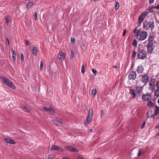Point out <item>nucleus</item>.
<instances>
[{
	"label": "nucleus",
	"mask_w": 159,
	"mask_h": 159,
	"mask_svg": "<svg viewBox=\"0 0 159 159\" xmlns=\"http://www.w3.org/2000/svg\"><path fill=\"white\" fill-rule=\"evenodd\" d=\"M63 159H71L70 158L68 157H64Z\"/></svg>",
	"instance_id": "864d4df0"
},
{
	"label": "nucleus",
	"mask_w": 159,
	"mask_h": 159,
	"mask_svg": "<svg viewBox=\"0 0 159 159\" xmlns=\"http://www.w3.org/2000/svg\"><path fill=\"white\" fill-rule=\"evenodd\" d=\"M147 105L149 106L152 107L154 106V104L151 101H149Z\"/></svg>",
	"instance_id": "72a5a7b5"
},
{
	"label": "nucleus",
	"mask_w": 159,
	"mask_h": 159,
	"mask_svg": "<svg viewBox=\"0 0 159 159\" xmlns=\"http://www.w3.org/2000/svg\"><path fill=\"white\" fill-rule=\"evenodd\" d=\"M130 92L133 95V98H134L136 96V94L134 90L132 89H130Z\"/></svg>",
	"instance_id": "c85d7f7f"
},
{
	"label": "nucleus",
	"mask_w": 159,
	"mask_h": 159,
	"mask_svg": "<svg viewBox=\"0 0 159 159\" xmlns=\"http://www.w3.org/2000/svg\"><path fill=\"white\" fill-rule=\"evenodd\" d=\"M3 140L8 143L12 144H14L16 143L15 142L14 140L8 138H5L3 139Z\"/></svg>",
	"instance_id": "2eb2a0df"
},
{
	"label": "nucleus",
	"mask_w": 159,
	"mask_h": 159,
	"mask_svg": "<svg viewBox=\"0 0 159 159\" xmlns=\"http://www.w3.org/2000/svg\"><path fill=\"white\" fill-rule=\"evenodd\" d=\"M126 30L125 29L124 31V32H123V36H125V35L126 33Z\"/></svg>",
	"instance_id": "09e8293b"
},
{
	"label": "nucleus",
	"mask_w": 159,
	"mask_h": 159,
	"mask_svg": "<svg viewBox=\"0 0 159 159\" xmlns=\"http://www.w3.org/2000/svg\"><path fill=\"white\" fill-rule=\"evenodd\" d=\"M92 72L95 75H96L97 73V71L95 70L94 69H93L92 70Z\"/></svg>",
	"instance_id": "79ce46f5"
},
{
	"label": "nucleus",
	"mask_w": 159,
	"mask_h": 159,
	"mask_svg": "<svg viewBox=\"0 0 159 159\" xmlns=\"http://www.w3.org/2000/svg\"><path fill=\"white\" fill-rule=\"evenodd\" d=\"M74 52L72 51H71V53H70V59H74Z\"/></svg>",
	"instance_id": "7c9ffc66"
},
{
	"label": "nucleus",
	"mask_w": 159,
	"mask_h": 159,
	"mask_svg": "<svg viewBox=\"0 0 159 159\" xmlns=\"http://www.w3.org/2000/svg\"><path fill=\"white\" fill-rule=\"evenodd\" d=\"M144 70V68L143 66L140 65L138 67L137 71L138 73L140 74L143 73Z\"/></svg>",
	"instance_id": "6ab92c4d"
},
{
	"label": "nucleus",
	"mask_w": 159,
	"mask_h": 159,
	"mask_svg": "<svg viewBox=\"0 0 159 159\" xmlns=\"http://www.w3.org/2000/svg\"><path fill=\"white\" fill-rule=\"evenodd\" d=\"M53 123L56 125L60 126H62L63 125L62 120L60 118H56L52 120Z\"/></svg>",
	"instance_id": "39448f33"
},
{
	"label": "nucleus",
	"mask_w": 159,
	"mask_h": 159,
	"mask_svg": "<svg viewBox=\"0 0 159 159\" xmlns=\"http://www.w3.org/2000/svg\"><path fill=\"white\" fill-rule=\"evenodd\" d=\"M97 90L96 89H94L92 90V92H91V94L93 95H95L96 93Z\"/></svg>",
	"instance_id": "f704fd0d"
},
{
	"label": "nucleus",
	"mask_w": 159,
	"mask_h": 159,
	"mask_svg": "<svg viewBox=\"0 0 159 159\" xmlns=\"http://www.w3.org/2000/svg\"><path fill=\"white\" fill-rule=\"evenodd\" d=\"M101 112H103L102 110L101 111Z\"/></svg>",
	"instance_id": "e2e57ef3"
},
{
	"label": "nucleus",
	"mask_w": 159,
	"mask_h": 159,
	"mask_svg": "<svg viewBox=\"0 0 159 159\" xmlns=\"http://www.w3.org/2000/svg\"><path fill=\"white\" fill-rule=\"evenodd\" d=\"M92 129H90V131L91 132V131H92Z\"/></svg>",
	"instance_id": "bf43d9fd"
},
{
	"label": "nucleus",
	"mask_w": 159,
	"mask_h": 159,
	"mask_svg": "<svg viewBox=\"0 0 159 159\" xmlns=\"http://www.w3.org/2000/svg\"><path fill=\"white\" fill-rule=\"evenodd\" d=\"M33 3L32 2H29L26 6L27 8H30L33 5Z\"/></svg>",
	"instance_id": "cd10ccee"
},
{
	"label": "nucleus",
	"mask_w": 159,
	"mask_h": 159,
	"mask_svg": "<svg viewBox=\"0 0 159 159\" xmlns=\"http://www.w3.org/2000/svg\"><path fill=\"white\" fill-rule=\"evenodd\" d=\"M58 57L61 61H64L66 58L65 54L62 51H60L58 55Z\"/></svg>",
	"instance_id": "4468645a"
},
{
	"label": "nucleus",
	"mask_w": 159,
	"mask_h": 159,
	"mask_svg": "<svg viewBox=\"0 0 159 159\" xmlns=\"http://www.w3.org/2000/svg\"><path fill=\"white\" fill-rule=\"evenodd\" d=\"M66 149L69 151L73 152H78L79 150L77 149L76 148L73 146H67L65 147Z\"/></svg>",
	"instance_id": "ddd939ff"
},
{
	"label": "nucleus",
	"mask_w": 159,
	"mask_h": 159,
	"mask_svg": "<svg viewBox=\"0 0 159 159\" xmlns=\"http://www.w3.org/2000/svg\"><path fill=\"white\" fill-rule=\"evenodd\" d=\"M147 116L148 118H151L152 116V112L151 111H148Z\"/></svg>",
	"instance_id": "b1692460"
},
{
	"label": "nucleus",
	"mask_w": 159,
	"mask_h": 159,
	"mask_svg": "<svg viewBox=\"0 0 159 159\" xmlns=\"http://www.w3.org/2000/svg\"><path fill=\"white\" fill-rule=\"evenodd\" d=\"M145 44H148L147 48L148 52L151 53L152 52L153 50V45L151 43L149 42V40L146 41L145 42Z\"/></svg>",
	"instance_id": "0eeeda50"
},
{
	"label": "nucleus",
	"mask_w": 159,
	"mask_h": 159,
	"mask_svg": "<svg viewBox=\"0 0 159 159\" xmlns=\"http://www.w3.org/2000/svg\"><path fill=\"white\" fill-rule=\"evenodd\" d=\"M142 87L137 86L136 88V92L137 93H141L142 92Z\"/></svg>",
	"instance_id": "412c9836"
},
{
	"label": "nucleus",
	"mask_w": 159,
	"mask_h": 159,
	"mask_svg": "<svg viewBox=\"0 0 159 159\" xmlns=\"http://www.w3.org/2000/svg\"><path fill=\"white\" fill-rule=\"evenodd\" d=\"M50 149V150L52 151L56 150L59 152H63L64 151L63 149H62L61 148L54 145H51Z\"/></svg>",
	"instance_id": "1a4fd4ad"
},
{
	"label": "nucleus",
	"mask_w": 159,
	"mask_h": 159,
	"mask_svg": "<svg viewBox=\"0 0 159 159\" xmlns=\"http://www.w3.org/2000/svg\"><path fill=\"white\" fill-rule=\"evenodd\" d=\"M33 87H34V90H35V87H34V86H33Z\"/></svg>",
	"instance_id": "13d9d810"
},
{
	"label": "nucleus",
	"mask_w": 159,
	"mask_h": 159,
	"mask_svg": "<svg viewBox=\"0 0 159 159\" xmlns=\"http://www.w3.org/2000/svg\"><path fill=\"white\" fill-rule=\"evenodd\" d=\"M20 58L21 61V64H22L24 62V56L23 53H21L20 54Z\"/></svg>",
	"instance_id": "c756f323"
},
{
	"label": "nucleus",
	"mask_w": 159,
	"mask_h": 159,
	"mask_svg": "<svg viewBox=\"0 0 159 159\" xmlns=\"http://www.w3.org/2000/svg\"><path fill=\"white\" fill-rule=\"evenodd\" d=\"M113 67H115V68H117V66H113Z\"/></svg>",
	"instance_id": "4d7b16f0"
},
{
	"label": "nucleus",
	"mask_w": 159,
	"mask_h": 159,
	"mask_svg": "<svg viewBox=\"0 0 159 159\" xmlns=\"http://www.w3.org/2000/svg\"><path fill=\"white\" fill-rule=\"evenodd\" d=\"M152 96L149 94H145L143 95L142 96V99L144 101H147L150 100L151 99Z\"/></svg>",
	"instance_id": "f8f14e48"
},
{
	"label": "nucleus",
	"mask_w": 159,
	"mask_h": 159,
	"mask_svg": "<svg viewBox=\"0 0 159 159\" xmlns=\"http://www.w3.org/2000/svg\"><path fill=\"white\" fill-rule=\"evenodd\" d=\"M37 49L34 46L32 47V52L34 55H36L37 53Z\"/></svg>",
	"instance_id": "5701e85b"
},
{
	"label": "nucleus",
	"mask_w": 159,
	"mask_h": 159,
	"mask_svg": "<svg viewBox=\"0 0 159 159\" xmlns=\"http://www.w3.org/2000/svg\"><path fill=\"white\" fill-rule=\"evenodd\" d=\"M158 114H159V107L156 105L155 106L153 118L155 119L156 116H157Z\"/></svg>",
	"instance_id": "f3484780"
},
{
	"label": "nucleus",
	"mask_w": 159,
	"mask_h": 159,
	"mask_svg": "<svg viewBox=\"0 0 159 159\" xmlns=\"http://www.w3.org/2000/svg\"><path fill=\"white\" fill-rule=\"evenodd\" d=\"M120 6V4L119 3L117 2H116L115 5V7L116 10H118L119 7Z\"/></svg>",
	"instance_id": "2f4dec72"
},
{
	"label": "nucleus",
	"mask_w": 159,
	"mask_h": 159,
	"mask_svg": "<svg viewBox=\"0 0 159 159\" xmlns=\"http://www.w3.org/2000/svg\"><path fill=\"white\" fill-rule=\"evenodd\" d=\"M25 43L26 45L29 44V42L28 40H26L25 41Z\"/></svg>",
	"instance_id": "603ef678"
},
{
	"label": "nucleus",
	"mask_w": 159,
	"mask_h": 159,
	"mask_svg": "<svg viewBox=\"0 0 159 159\" xmlns=\"http://www.w3.org/2000/svg\"><path fill=\"white\" fill-rule=\"evenodd\" d=\"M81 71L83 74H84L85 72V68L84 65H83L82 66Z\"/></svg>",
	"instance_id": "4c0bfd02"
},
{
	"label": "nucleus",
	"mask_w": 159,
	"mask_h": 159,
	"mask_svg": "<svg viewBox=\"0 0 159 159\" xmlns=\"http://www.w3.org/2000/svg\"><path fill=\"white\" fill-rule=\"evenodd\" d=\"M77 159H85L83 157L81 156H79L77 157Z\"/></svg>",
	"instance_id": "49530a36"
},
{
	"label": "nucleus",
	"mask_w": 159,
	"mask_h": 159,
	"mask_svg": "<svg viewBox=\"0 0 159 159\" xmlns=\"http://www.w3.org/2000/svg\"><path fill=\"white\" fill-rule=\"evenodd\" d=\"M156 87L157 89H159V80L156 84Z\"/></svg>",
	"instance_id": "a18cd8bd"
},
{
	"label": "nucleus",
	"mask_w": 159,
	"mask_h": 159,
	"mask_svg": "<svg viewBox=\"0 0 159 159\" xmlns=\"http://www.w3.org/2000/svg\"><path fill=\"white\" fill-rule=\"evenodd\" d=\"M44 109L43 110L44 111H48L49 112H50L51 113H53L55 112V110L52 108L51 107H45L43 108Z\"/></svg>",
	"instance_id": "dca6fc26"
},
{
	"label": "nucleus",
	"mask_w": 159,
	"mask_h": 159,
	"mask_svg": "<svg viewBox=\"0 0 159 159\" xmlns=\"http://www.w3.org/2000/svg\"><path fill=\"white\" fill-rule=\"evenodd\" d=\"M71 42L73 43H75V38H72L70 40Z\"/></svg>",
	"instance_id": "a19ab883"
},
{
	"label": "nucleus",
	"mask_w": 159,
	"mask_h": 159,
	"mask_svg": "<svg viewBox=\"0 0 159 159\" xmlns=\"http://www.w3.org/2000/svg\"><path fill=\"white\" fill-rule=\"evenodd\" d=\"M143 18L139 16V24H141L143 21Z\"/></svg>",
	"instance_id": "bb28decb"
},
{
	"label": "nucleus",
	"mask_w": 159,
	"mask_h": 159,
	"mask_svg": "<svg viewBox=\"0 0 159 159\" xmlns=\"http://www.w3.org/2000/svg\"><path fill=\"white\" fill-rule=\"evenodd\" d=\"M128 77L130 80H134L136 77V74L135 71H129L128 73Z\"/></svg>",
	"instance_id": "6e6552de"
},
{
	"label": "nucleus",
	"mask_w": 159,
	"mask_h": 159,
	"mask_svg": "<svg viewBox=\"0 0 159 159\" xmlns=\"http://www.w3.org/2000/svg\"><path fill=\"white\" fill-rule=\"evenodd\" d=\"M156 6L155 7H150L148 8V10L150 11L151 12V11L152 10V9L153 8H156Z\"/></svg>",
	"instance_id": "58836bf2"
},
{
	"label": "nucleus",
	"mask_w": 159,
	"mask_h": 159,
	"mask_svg": "<svg viewBox=\"0 0 159 159\" xmlns=\"http://www.w3.org/2000/svg\"><path fill=\"white\" fill-rule=\"evenodd\" d=\"M11 52L12 54V58L14 60H15L16 59V53L13 50H11Z\"/></svg>",
	"instance_id": "a878e982"
},
{
	"label": "nucleus",
	"mask_w": 159,
	"mask_h": 159,
	"mask_svg": "<svg viewBox=\"0 0 159 159\" xmlns=\"http://www.w3.org/2000/svg\"><path fill=\"white\" fill-rule=\"evenodd\" d=\"M145 122H144L143 124L141 126V128L142 129H143L145 127Z\"/></svg>",
	"instance_id": "de8ad7c7"
},
{
	"label": "nucleus",
	"mask_w": 159,
	"mask_h": 159,
	"mask_svg": "<svg viewBox=\"0 0 159 159\" xmlns=\"http://www.w3.org/2000/svg\"><path fill=\"white\" fill-rule=\"evenodd\" d=\"M137 56L139 59H143L146 57L147 52L143 50L141 51L138 53Z\"/></svg>",
	"instance_id": "423d86ee"
},
{
	"label": "nucleus",
	"mask_w": 159,
	"mask_h": 159,
	"mask_svg": "<svg viewBox=\"0 0 159 159\" xmlns=\"http://www.w3.org/2000/svg\"><path fill=\"white\" fill-rule=\"evenodd\" d=\"M6 40H7V42H8V44H9V40L8 39H7H7H6Z\"/></svg>",
	"instance_id": "5fc2aeb1"
},
{
	"label": "nucleus",
	"mask_w": 159,
	"mask_h": 159,
	"mask_svg": "<svg viewBox=\"0 0 159 159\" xmlns=\"http://www.w3.org/2000/svg\"><path fill=\"white\" fill-rule=\"evenodd\" d=\"M0 78L1 81L6 85L13 89H16L15 85L12 83L11 81L7 78L4 76H1Z\"/></svg>",
	"instance_id": "f257e3e1"
},
{
	"label": "nucleus",
	"mask_w": 159,
	"mask_h": 159,
	"mask_svg": "<svg viewBox=\"0 0 159 159\" xmlns=\"http://www.w3.org/2000/svg\"><path fill=\"white\" fill-rule=\"evenodd\" d=\"M158 118H159V117Z\"/></svg>",
	"instance_id": "69168bd1"
},
{
	"label": "nucleus",
	"mask_w": 159,
	"mask_h": 159,
	"mask_svg": "<svg viewBox=\"0 0 159 159\" xmlns=\"http://www.w3.org/2000/svg\"><path fill=\"white\" fill-rule=\"evenodd\" d=\"M155 80L154 79H151L149 82L148 89L152 91L155 90L156 83Z\"/></svg>",
	"instance_id": "20e7f679"
},
{
	"label": "nucleus",
	"mask_w": 159,
	"mask_h": 159,
	"mask_svg": "<svg viewBox=\"0 0 159 159\" xmlns=\"http://www.w3.org/2000/svg\"><path fill=\"white\" fill-rule=\"evenodd\" d=\"M137 42L136 39L133 40V45L134 47H136L137 46Z\"/></svg>",
	"instance_id": "473e14b6"
},
{
	"label": "nucleus",
	"mask_w": 159,
	"mask_h": 159,
	"mask_svg": "<svg viewBox=\"0 0 159 159\" xmlns=\"http://www.w3.org/2000/svg\"><path fill=\"white\" fill-rule=\"evenodd\" d=\"M143 153V152L140 150H139V153L138 155V156H139L142 155Z\"/></svg>",
	"instance_id": "c03bdc74"
},
{
	"label": "nucleus",
	"mask_w": 159,
	"mask_h": 159,
	"mask_svg": "<svg viewBox=\"0 0 159 159\" xmlns=\"http://www.w3.org/2000/svg\"><path fill=\"white\" fill-rule=\"evenodd\" d=\"M157 135L159 136V132H158V134H157Z\"/></svg>",
	"instance_id": "052dcab7"
},
{
	"label": "nucleus",
	"mask_w": 159,
	"mask_h": 159,
	"mask_svg": "<svg viewBox=\"0 0 159 159\" xmlns=\"http://www.w3.org/2000/svg\"><path fill=\"white\" fill-rule=\"evenodd\" d=\"M136 52L135 51H133V53H132V57L133 58H135L136 55Z\"/></svg>",
	"instance_id": "ea45409f"
},
{
	"label": "nucleus",
	"mask_w": 159,
	"mask_h": 159,
	"mask_svg": "<svg viewBox=\"0 0 159 159\" xmlns=\"http://www.w3.org/2000/svg\"><path fill=\"white\" fill-rule=\"evenodd\" d=\"M55 156L54 154H52L47 156L46 159H54Z\"/></svg>",
	"instance_id": "aec40b11"
},
{
	"label": "nucleus",
	"mask_w": 159,
	"mask_h": 159,
	"mask_svg": "<svg viewBox=\"0 0 159 159\" xmlns=\"http://www.w3.org/2000/svg\"><path fill=\"white\" fill-rule=\"evenodd\" d=\"M158 23H159V20L158 21Z\"/></svg>",
	"instance_id": "0e129e2a"
},
{
	"label": "nucleus",
	"mask_w": 159,
	"mask_h": 159,
	"mask_svg": "<svg viewBox=\"0 0 159 159\" xmlns=\"http://www.w3.org/2000/svg\"><path fill=\"white\" fill-rule=\"evenodd\" d=\"M139 40L142 41L145 40L147 37V34L146 31H142L140 34Z\"/></svg>",
	"instance_id": "9b49d317"
},
{
	"label": "nucleus",
	"mask_w": 159,
	"mask_h": 159,
	"mask_svg": "<svg viewBox=\"0 0 159 159\" xmlns=\"http://www.w3.org/2000/svg\"><path fill=\"white\" fill-rule=\"evenodd\" d=\"M154 96L156 97H159V89H157L154 92Z\"/></svg>",
	"instance_id": "393cba45"
},
{
	"label": "nucleus",
	"mask_w": 159,
	"mask_h": 159,
	"mask_svg": "<svg viewBox=\"0 0 159 159\" xmlns=\"http://www.w3.org/2000/svg\"><path fill=\"white\" fill-rule=\"evenodd\" d=\"M93 113V110L92 109H90L89 111L88 115L84 122V125L86 126L91 121Z\"/></svg>",
	"instance_id": "f03ea898"
},
{
	"label": "nucleus",
	"mask_w": 159,
	"mask_h": 159,
	"mask_svg": "<svg viewBox=\"0 0 159 159\" xmlns=\"http://www.w3.org/2000/svg\"><path fill=\"white\" fill-rule=\"evenodd\" d=\"M154 0H150L149 3L151 4H152L154 3Z\"/></svg>",
	"instance_id": "8fccbe9b"
},
{
	"label": "nucleus",
	"mask_w": 159,
	"mask_h": 159,
	"mask_svg": "<svg viewBox=\"0 0 159 159\" xmlns=\"http://www.w3.org/2000/svg\"><path fill=\"white\" fill-rule=\"evenodd\" d=\"M148 14V12L147 11H144L142 12L140 16L144 18Z\"/></svg>",
	"instance_id": "4be33fe9"
},
{
	"label": "nucleus",
	"mask_w": 159,
	"mask_h": 159,
	"mask_svg": "<svg viewBox=\"0 0 159 159\" xmlns=\"http://www.w3.org/2000/svg\"><path fill=\"white\" fill-rule=\"evenodd\" d=\"M143 24V29L146 30H148L150 28L152 30L154 27V24L153 22L146 21L144 22Z\"/></svg>",
	"instance_id": "7ed1b4c3"
},
{
	"label": "nucleus",
	"mask_w": 159,
	"mask_h": 159,
	"mask_svg": "<svg viewBox=\"0 0 159 159\" xmlns=\"http://www.w3.org/2000/svg\"><path fill=\"white\" fill-rule=\"evenodd\" d=\"M34 19L35 20H38L37 14L36 12H35L34 14Z\"/></svg>",
	"instance_id": "c9c22d12"
},
{
	"label": "nucleus",
	"mask_w": 159,
	"mask_h": 159,
	"mask_svg": "<svg viewBox=\"0 0 159 159\" xmlns=\"http://www.w3.org/2000/svg\"><path fill=\"white\" fill-rule=\"evenodd\" d=\"M93 1H95V2H96V1H99V0H93Z\"/></svg>",
	"instance_id": "6e6d98bb"
},
{
	"label": "nucleus",
	"mask_w": 159,
	"mask_h": 159,
	"mask_svg": "<svg viewBox=\"0 0 159 159\" xmlns=\"http://www.w3.org/2000/svg\"><path fill=\"white\" fill-rule=\"evenodd\" d=\"M158 128H159V125H158Z\"/></svg>",
	"instance_id": "680f3d73"
},
{
	"label": "nucleus",
	"mask_w": 159,
	"mask_h": 159,
	"mask_svg": "<svg viewBox=\"0 0 159 159\" xmlns=\"http://www.w3.org/2000/svg\"><path fill=\"white\" fill-rule=\"evenodd\" d=\"M23 109L25 110V111L27 112H29L30 111V110L29 109L26 107H23Z\"/></svg>",
	"instance_id": "e433bc0d"
},
{
	"label": "nucleus",
	"mask_w": 159,
	"mask_h": 159,
	"mask_svg": "<svg viewBox=\"0 0 159 159\" xmlns=\"http://www.w3.org/2000/svg\"><path fill=\"white\" fill-rule=\"evenodd\" d=\"M43 67V64L42 62V61H41L40 63V69H41Z\"/></svg>",
	"instance_id": "3c124183"
},
{
	"label": "nucleus",
	"mask_w": 159,
	"mask_h": 159,
	"mask_svg": "<svg viewBox=\"0 0 159 159\" xmlns=\"http://www.w3.org/2000/svg\"><path fill=\"white\" fill-rule=\"evenodd\" d=\"M9 20L7 17H6L5 18V22L7 24H8L9 23Z\"/></svg>",
	"instance_id": "37998d69"
},
{
	"label": "nucleus",
	"mask_w": 159,
	"mask_h": 159,
	"mask_svg": "<svg viewBox=\"0 0 159 159\" xmlns=\"http://www.w3.org/2000/svg\"><path fill=\"white\" fill-rule=\"evenodd\" d=\"M141 81L144 84L148 82L149 79V77L148 75L145 74L141 76Z\"/></svg>",
	"instance_id": "9d476101"
},
{
	"label": "nucleus",
	"mask_w": 159,
	"mask_h": 159,
	"mask_svg": "<svg viewBox=\"0 0 159 159\" xmlns=\"http://www.w3.org/2000/svg\"><path fill=\"white\" fill-rule=\"evenodd\" d=\"M141 30L140 29L137 30L136 28L133 31V32L135 33V35L137 38L141 34Z\"/></svg>",
	"instance_id": "a211bd4d"
}]
</instances>
